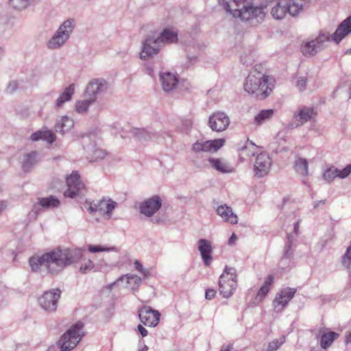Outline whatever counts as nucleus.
Instances as JSON below:
<instances>
[{
	"label": "nucleus",
	"instance_id": "e2e57ef3",
	"mask_svg": "<svg viewBox=\"0 0 351 351\" xmlns=\"http://www.w3.org/2000/svg\"><path fill=\"white\" fill-rule=\"evenodd\" d=\"M350 98H351V86L350 87Z\"/></svg>",
	"mask_w": 351,
	"mask_h": 351
},
{
	"label": "nucleus",
	"instance_id": "4be33fe9",
	"mask_svg": "<svg viewBox=\"0 0 351 351\" xmlns=\"http://www.w3.org/2000/svg\"><path fill=\"white\" fill-rule=\"evenodd\" d=\"M351 33V15L344 19L337 27L336 31L330 34L331 39L335 43H339L344 38Z\"/></svg>",
	"mask_w": 351,
	"mask_h": 351
},
{
	"label": "nucleus",
	"instance_id": "8fccbe9b",
	"mask_svg": "<svg viewBox=\"0 0 351 351\" xmlns=\"http://www.w3.org/2000/svg\"><path fill=\"white\" fill-rule=\"evenodd\" d=\"M19 84L16 81L10 82L6 88V92L8 93H13L14 91H16L18 89Z\"/></svg>",
	"mask_w": 351,
	"mask_h": 351
},
{
	"label": "nucleus",
	"instance_id": "7c9ffc66",
	"mask_svg": "<svg viewBox=\"0 0 351 351\" xmlns=\"http://www.w3.org/2000/svg\"><path fill=\"white\" fill-rule=\"evenodd\" d=\"M74 92L75 84H71L64 90L63 93L56 99V106L57 108H61L65 102L70 101Z\"/></svg>",
	"mask_w": 351,
	"mask_h": 351
},
{
	"label": "nucleus",
	"instance_id": "9b49d317",
	"mask_svg": "<svg viewBox=\"0 0 351 351\" xmlns=\"http://www.w3.org/2000/svg\"><path fill=\"white\" fill-rule=\"evenodd\" d=\"M117 205V203L112 199H106L104 198L97 202L86 201L84 203V206L90 214H94L98 211L102 213L104 215H107L108 218H110L112 211Z\"/></svg>",
	"mask_w": 351,
	"mask_h": 351
},
{
	"label": "nucleus",
	"instance_id": "de8ad7c7",
	"mask_svg": "<svg viewBox=\"0 0 351 351\" xmlns=\"http://www.w3.org/2000/svg\"><path fill=\"white\" fill-rule=\"evenodd\" d=\"M134 268L139 271L145 278H147L149 276V271L145 269L143 265L138 261H135L134 263Z\"/></svg>",
	"mask_w": 351,
	"mask_h": 351
},
{
	"label": "nucleus",
	"instance_id": "f8f14e48",
	"mask_svg": "<svg viewBox=\"0 0 351 351\" xmlns=\"http://www.w3.org/2000/svg\"><path fill=\"white\" fill-rule=\"evenodd\" d=\"M66 182L67 189L64 192L65 197L74 198L76 196L83 195L85 191V185L82 182L77 171H73L72 173L66 178Z\"/></svg>",
	"mask_w": 351,
	"mask_h": 351
},
{
	"label": "nucleus",
	"instance_id": "1a4fd4ad",
	"mask_svg": "<svg viewBox=\"0 0 351 351\" xmlns=\"http://www.w3.org/2000/svg\"><path fill=\"white\" fill-rule=\"evenodd\" d=\"M330 40V33L322 30L319 36L311 41L302 46V52L305 56H314L326 47V43Z\"/></svg>",
	"mask_w": 351,
	"mask_h": 351
},
{
	"label": "nucleus",
	"instance_id": "9d476101",
	"mask_svg": "<svg viewBox=\"0 0 351 351\" xmlns=\"http://www.w3.org/2000/svg\"><path fill=\"white\" fill-rule=\"evenodd\" d=\"M61 293L62 291L59 289H52L44 292L38 299L40 306L49 313L56 311Z\"/></svg>",
	"mask_w": 351,
	"mask_h": 351
},
{
	"label": "nucleus",
	"instance_id": "6e6d98bb",
	"mask_svg": "<svg viewBox=\"0 0 351 351\" xmlns=\"http://www.w3.org/2000/svg\"><path fill=\"white\" fill-rule=\"evenodd\" d=\"M325 200L316 201L314 204V208H317L319 206L320 204H324Z\"/></svg>",
	"mask_w": 351,
	"mask_h": 351
},
{
	"label": "nucleus",
	"instance_id": "bf43d9fd",
	"mask_svg": "<svg viewBox=\"0 0 351 351\" xmlns=\"http://www.w3.org/2000/svg\"><path fill=\"white\" fill-rule=\"evenodd\" d=\"M5 207V205L3 202L0 201V213H1L2 210Z\"/></svg>",
	"mask_w": 351,
	"mask_h": 351
},
{
	"label": "nucleus",
	"instance_id": "4468645a",
	"mask_svg": "<svg viewBox=\"0 0 351 351\" xmlns=\"http://www.w3.org/2000/svg\"><path fill=\"white\" fill-rule=\"evenodd\" d=\"M315 115L314 109L311 107H302L298 113H295L291 121L289 123V128L295 129L306 122L311 121Z\"/></svg>",
	"mask_w": 351,
	"mask_h": 351
},
{
	"label": "nucleus",
	"instance_id": "7ed1b4c3",
	"mask_svg": "<svg viewBox=\"0 0 351 351\" xmlns=\"http://www.w3.org/2000/svg\"><path fill=\"white\" fill-rule=\"evenodd\" d=\"M178 41V33L171 28H165L159 34L147 35L142 42L140 58L148 60L157 55L160 49L167 44Z\"/></svg>",
	"mask_w": 351,
	"mask_h": 351
},
{
	"label": "nucleus",
	"instance_id": "c03bdc74",
	"mask_svg": "<svg viewBox=\"0 0 351 351\" xmlns=\"http://www.w3.org/2000/svg\"><path fill=\"white\" fill-rule=\"evenodd\" d=\"M285 337L275 339L268 343L267 348L263 351H276L285 343Z\"/></svg>",
	"mask_w": 351,
	"mask_h": 351
},
{
	"label": "nucleus",
	"instance_id": "a211bd4d",
	"mask_svg": "<svg viewBox=\"0 0 351 351\" xmlns=\"http://www.w3.org/2000/svg\"><path fill=\"white\" fill-rule=\"evenodd\" d=\"M296 291L295 288L290 287L281 290L273 301V306L276 311H282L288 304L289 302L294 297Z\"/></svg>",
	"mask_w": 351,
	"mask_h": 351
},
{
	"label": "nucleus",
	"instance_id": "6e6552de",
	"mask_svg": "<svg viewBox=\"0 0 351 351\" xmlns=\"http://www.w3.org/2000/svg\"><path fill=\"white\" fill-rule=\"evenodd\" d=\"M83 323L77 322L62 335L59 341L61 351H70L77 345L83 337Z\"/></svg>",
	"mask_w": 351,
	"mask_h": 351
},
{
	"label": "nucleus",
	"instance_id": "dca6fc26",
	"mask_svg": "<svg viewBox=\"0 0 351 351\" xmlns=\"http://www.w3.org/2000/svg\"><path fill=\"white\" fill-rule=\"evenodd\" d=\"M107 88L108 83L105 80L93 79L86 86L85 96L95 102L97 97L106 92Z\"/></svg>",
	"mask_w": 351,
	"mask_h": 351
},
{
	"label": "nucleus",
	"instance_id": "f03ea898",
	"mask_svg": "<svg viewBox=\"0 0 351 351\" xmlns=\"http://www.w3.org/2000/svg\"><path fill=\"white\" fill-rule=\"evenodd\" d=\"M268 0H222L223 8L234 18L250 21L254 19H262L264 8Z\"/></svg>",
	"mask_w": 351,
	"mask_h": 351
},
{
	"label": "nucleus",
	"instance_id": "a18cd8bd",
	"mask_svg": "<svg viewBox=\"0 0 351 351\" xmlns=\"http://www.w3.org/2000/svg\"><path fill=\"white\" fill-rule=\"evenodd\" d=\"M247 145L241 149V154L246 155L248 157L254 156L255 149H256V145L252 142H247Z\"/></svg>",
	"mask_w": 351,
	"mask_h": 351
},
{
	"label": "nucleus",
	"instance_id": "a878e982",
	"mask_svg": "<svg viewBox=\"0 0 351 351\" xmlns=\"http://www.w3.org/2000/svg\"><path fill=\"white\" fill-rule=\"evenodd\" d=\"M160 80L164 91L169 92L173 90L178 83V77L170 73L165 72L160 74Z\"/></svg>",
	"mask_w": 351,
	"mask_h": 351
},
{
	"label": "nucleus",
	"instance_id": "4c0bfd02",
	"mask_svg": "<svg viewBox=\"0 0 351 351\" xmlns=\"http://www.w3.org/2000/svg\"><path fill=\"white\" fill-rule=\"evenodd\" d=\"M274 114L273 109L262 110L255 117L254 122L256 125H261L263 122L270 119Z\"/></svg>",
	"mask_w": 351,
	"mask_h": 351
},
{
	"label": "nucleus",
	"instance_id": "412c9836",
	"mask_svg": "<svg viewBox=\"0 0 351 351\" xmlns=\"http://www.w3.org/2000/svg\"><path fill=\"white\" fill-rule=\"evenodd\" d=\"M351 173V165H348L342 170L339 169L335 166L327 167L323 173V178L328 183H331L335 178H339L341 179L347 178Z\"/></svg>",
	"mask_w": 351,
	"mask_h": 351
},
{
	"label": "nucleus",
	"instance_id": "72a5a7b5",
	"mask_svg": "<svg viewBox=\"0 0 351 351\" xmlns=\"http://www.w3.org/2000/svg\"><path fill=\"white\" fill-rule=\"evenodd\" d=\"M125 278H127V282L134 287H132V290H136L141 284L142 279L141 277L136 275H124L121 276L116 282H114L110 285V287L111 288L114 286L117 282L119 281H122Z\"/></svg>",
	"mask_w": 351,
	"mask_h": 351
},
{
	"label": "nucleus",
	"instance_id": "49530a36",
	"mask_svg": "<svg viewBox=\"0 0 351 351\" xmlns=\"http://www.w3.org/2000/svg\"><path fill=\"white\" fill-rule=\"evenodd\" d=\"M95 267V264L93 262L88 259L85 263H82L81 265V267H80V271L82 274H86L87 272L91 271Z\"/></svg>",
	"mask_w": 351,
	"mask_h": 351
},
{
	"label": "nucleus",
	"instance_id": "0eeeda50",
	"mask_svg": "<svg viewBox=\"0 0 351 351\" xmlns=\"http://www.w3.org/2000/svg\"><path fill=\"white\" fill-rule=\"evenodd\" d=\"M237 273L234 267L226 266L219 278V291L224 298H230L237 287Z\"/></svg>",
	"mask_w": 351,
	"mask_h": 351
},
{
	"label": "nucleus",
	"instance_id": "f3484780",
	"mask_svg": "<svg viewBox=\"0 0 351 351\" xmlns=\"http://www.w3.org/2000/svg\"><path fill=\"white\" fill-rule=\"evenodd\" d=\"M160 313L152 309L150 306H143L138 311V317L142 322L146 326L155 327L158 325L160 320Z\"/></svg>",
	"mask_w": 351,
	"mask_h": 351
},
{
	"label": "nucleus",
	"instance_id": "603ef678",
	"mask_svg": "<svg viewBox=\"0 0 351 351\" xmlns=\"http://www.w3.org/2000/svg\"><path fill=\"white\" fill-rule=\"evenodd\" d=\"M137 328L138 332H140L143 337H146L147 335V330L142 325H138Z\"/></svg>",
	"mask_w": 351,
	"mask_h": 351
},
{
	"label": "nucleus",
	"instance_id": "37998d69",
	"mask_svg": "<svg viewBox=\"0 0 351 351\" xmlns=\"http://www.w3.org/2000/svg\"><path fill=\"white\" fill-rule=\"evenodd\" d=\"M88 250L91 253H96L99 252H117V249L114 246L105 247L101 245H88Z\"/></svg>",
	"mask_w": 351,
	"mask_h": 351
},
{
	"label": "nucleus",
	"instance_id": "58836bf2",
	"mask_svg": "<svg viewBox=\"0 0 351 351\" xmlns=\"http://www.w3.org/2000/svg\"><path fill=\"white\" fill-rule=\"evenodd\" d=\"M94 103L90 98L83 100L77 101L75 105V108L77 112L84 114L86 112L89 106Z\"/></svg>",
	"mask_w": 351,
	"mask_h": 351
},
{
	"label": "nucleus",
	"instance_id": "2eb2a0df",
	"mask_svg": "<svg viewBox=\"0 0 351 351\" xmlns=\"http://www.w3.org/2000/svg\"><path fill=\"white\" fill-rule=\"evenodd\" d=\"M230 119L223 112L218 111L210 115L208 126L215 132H222L227 129L230 125Z\"/></svg>",
	"mask_w": 351,
	"mask_h": 351
},
{
	"label": "nucleus",
	"instance_id": "13d9d810",
	"mask_svg": "<svg viewBox=\"0 0 351 351\" xmlns=\"http://www.w3.org/2000/svg\"><path fill=\"white\" fill-rule=\"evenodd\" d=\"M300 221H297L294 223V232L295 234H298V228H299Z\"/></svg>",
	"mask_w": 351,
	"mask_h": 351
},
{
	"label": "nucleus",
	"instance_id": "4d7b16f0",
	"mask_svg": "<svg viewBox=\"0 0 351 351\" xmlns=\"http://www.w3.org/2000/svg\"><path fill=\"white\" fill-rule=\"evenodd\" d=\"M345 341H346V344L351 342V333L350 332H349L348 335H346Z\"/></svg>",
	"mask_w": 351,
	"mask_h": 351
},
{
	"label": "nucleus",
	"instance_id": "5fc2aeb1",
	"mask_svg": "<svg viewBox=\"0 0 351 351\" xmlns=\"http://www.w3.org/2000/svg\"><path fill=\"white\" fill-rule=\"evenodd\" d=\"M233 347L232 345H223L221 347V351H231L232 350Z\"/></svg>",
	"mask_w": 351,
	"mask_h": 351
},
{
	"label": "nucleus",
	"instance_id": "20e7f679",
	"mask_svg": "<svg viewBox=\"0 0 351 351\" xmlns=\"http://www.w3.org/2000/svg\"><path fill=\"white\" fill-rule=\"evenodd\" d=\"M243 86L247 93L254 95L257 99L263 100L272 92L274 80L269 76L255 71L247 75Z\"/></svg>",
	"mask_w": 351,
	"mask_h": 351
},
{
	"label": "nucleus",
	"instance_id": "0e129e2a",
	"mask_svg": "<svg viewBox=\"0 0 351 351\" xmlns=\"http://www.w3.org/2000/svg\"><path fill=\"white\" fill-rule=\"evenodd\" d=\"M308 1H309V0L307 1V2H308Z\"/></svg>",
	"mask_w": 351,
	"mask_h": 351
},
{
	"label": "nucleus",
	"instance_id": "f704fd0d",
	"mask_svg": "<svg viewBox=\"0 0 351 351\" xmlns=\"http://www.w3.org/2000/svg\"><path fill=\"white\" fill-rule=\"evenodd\" d=\"M294 167L296 172L302 176L308 174V164L306 159L298 158L295 160Z\"/></svg>",
	"mask_w": 351,
	"mask_h": 351
},
{
	"label": "nucleus",
	"instance_id": "cd10ccee",
	"mask_svg": "<svg viewBox=\"0 0 351 351\" xmlns=\"http://www.w3.org/2000/svg\"><path fill=\"white\" fill-rule=\"evenodd\" d=\"M74 125L72 119L67 116H63L57 120L55 125V131L63 135L69 132Z\"/></svg>",
	"mask_w": 351,
	"mask_h": 351
},
{
	"label": "nucleus",
	"instance_id": "c85d7f7f",
	"mask_svg": "<svg viewBox=\"0 0 351 351\" xmlns=\"http://www.w3.org/2000/svg\"><path fill=\"white\" fill-rule=\"evenodd\" d=\"M36 157L37 153L36 152H31L23 156L21 164V169L24 172H29L32 170L37 162Z\"/></svg>",
	"mask_w": 351,
	"mask_h": 351
},
{
	"label": "nucleus",
	"instance_id": "79ce46f5",
	"mask_svg": "<svg viewBox=\"0 0 351 351\" xmlns=\"http://www.w3.org/2000/svg\"><path fill=\"white\" fill-rule=\"evenodd\" d=\"M293 242V237L290 234H287V241L284 247V258H289L293 255L291 246Z\"/></svg>",
	"mask_w": 351,
	"mask_h": 351
},
{
	"label": "nucleus",
	"instance_id": "c9c22d12",
	"mask_svg": "<svg viewBox=\"0 0 351 351\" xmlns=\"http://www.w3.org/2000/svg\"><path fill=\"white\" fill-rule=\"evenodd\" d=\"M208 161L213 168L221 173H230L232 171L231 167L219 158H209Z\"/></svg>",
	"mask_w": 351,
	"mask_h": 351
},
{
	"label": "nucleus",
	"instance_id": "bb28decb",
	"mask_svg": "<svg viewBox=\"0 0 351 351\" xmlns=\"http://www.w3.org/2000/svg\"><path fill=\"white\" fill-rule=\"evenodd\" d=\"M216 212L226 222L232 224H236L238 222L237 216L234 214L231 207L226 204L219 206Z\"/></svg>",
	"mask_w": 351,
	"mask_h": 351
},
{
	"label": "nucleus",
	"instance_id": "ddd939ff",
	"mask_svg": "<svg viewBox=\"0 0 351 351\" xmlns=\"http://www.w3.org/2000/svg\"><path fill=\"white\" fill-rule=\"evenodd\" d=\"M162 204L161 197L154 195L140 203L139 212L147 217H151L160 209Z\"/></svg>",
	"mask_w": 351,
	"mask_h": 351
},
{
	"label": "nucleus",
	"instance_id": "423d86ee",
	"mask_svg": "<svg viewBox=\"0 0 351 351\" xmlns=\"http://www.w3.org/2000/svg\"><path fill=\"white\" fill-rule=\"evenodd\" d=\"M308 0H279L271 11L272 16L278 20L282 19L287 13L297 16L303 9Z\"/></svg>",
	"mask_w": 351,
	"mask_h": 351
},
{
	"label": "nucleus",
	"instance_id": "680f3d73",
	"mask_svg": "<svg viewBox=\"0 0 351 351\" xmlns=\"http://www.w3.org/2000/svg\"><path fill=\"white\" fill-rule=\"evenodd\" d=\"M320 333H321V330H319V333L316 334V338H318L319 337Z\"/></svg>",
	"mask_w": 351,
	"mask_h": 351
},
{
	"label": "nucleus",
	"instance_id": "3c124183",
	"mask_svg": "<svg viewBox=\"0 0 351 351\" xmlns=\"http://www.w3.org/2000/svg\"><path fill=\"white\" fill-rule=\"evenodd\" d=\"M216 291L213 289H208L206 290L205 298L207 300H212L215 297Z\"/></svg>",
	"mask_w": 351,
	"mask_h": 351
},
{
	"label": "nucleus",
	"instance_id": "2f4dec72",
	"mask_svg": "<svg viewBox=\"0 0 351 351\" xmlns=\"http://www.w3.org/2000/svg\"><path fill=\"white\" fill-rule=\"evenodd\" d=\"M274 276H272V275H269L266 278L264 285L259 289V290L256 294V300H258L259 302H261L263 300V298L268 293V292L270 289V286L272 285V283L274 282Z\"/></svg>",
	"mask_w": 351,
	"mask_h": 351
},
{
	"label": "nucleus",
	"instance_id": "6ab92c4d",
	"mask_svg": "<svg viewBox=\"0 0 351 351\" xmlns=\"http://www.w3.org/2000/svg\"><path fill=\"white\" fill-rule=\"evenodd\" d=\"M271 165V159L266 153L258 154L255 160L254 170L255 176L258 178H263L267 175Z\"/></svg>",
	"mask_w": 351,
	"mask_h": 351
},
{
	"label": "nucleus",
	"instance_id": "b1692460",
	"mask_svg": "<svg viewBox=\"0 0 351 351\" xmlns=\"http://www.w3.org/2000/svg\"><path fill=\"white\" fill-rule=\"evenodd\" d=\"M197 247L200 252L204 264L206 266H209L213 260V257L211 256L213 252L211 243L205 239H200L197 241Z\"/></svg>",
	"mask_w": 351,
	"mask_h": 351
},
{
	"label": "nucleus",
	"instance_id": "a19ab883",
	"mask_svg": "<svg viewBox=\"0 0 351 351\" xmlns=\"http://www.w3.org/2000/svg\"><path fill=\"white\" fill-rule=\"evenodd\" d=\"M35 0H10L12 6L18 10L26 9Z\"/></svg>",
	"mask_w": 351,
	"mask_h": 351
},
{
	"label": "nucleus",
	"instance_id": "864d4df0",
	"mask_svg": "<svg viewBox=\"0 0 351 351\" xmlns=\"http://www.w3.org/2000/svg\"><path fill=\"white\" fill-rule=\"evenodd\" d=\"M236 240H237V236L234 233H232V236L229 238L228 244L230 245H234Z\"/></svg>",
	"mask_w": 351,
	"mask_h": 351
},
{
	"label": "nucleus",
	"instance_id": "c756f323",
	"mask_svg": "<svg viewBox=\"0 0 351 351\" xmlns=\"http://www.w3.org/2000/svg\"><path fill=\"white\" fill-rule=\"evenodd\" d=\"M31 139L33 141L43 140L51 144L56 141V136L51 130H43L34 132L31 135Z\"/></svg>",
	"mask_w": 351,
	"mask_h": 351
},
{
	"label": "nucleus",
	"instance_id": "473e14b6",
	"mask_svg": "<svg viewBox=\"0 0 351 351\" xmlns=\"http://www.w3.org/2000/svg\"><path fill=\"white\" fill-rule=\"evenodd\" d=\"M339 335L335 332H324L320 337V346L326 349L331 346L335 339L339 337Z\"/></svg>",
	"mask_w": 351,
	"mask_h": 351
},
{
	"label": "nucleus",
	"instance_id": "69168bd1",
	"mask_svg": "<svg viewBox=\"0 0 351 351\" xmlns=\"http://www.w3.org/2000/svg\"><path fill=\"white\" fill-rule=\"evenodd\" d=\"M350 51H351V49H350Z\"/></svg>",
	"mask_w": 351,
	"mask_h": 351
},
{
	"label": "nucleus",
	"instance_id": "f257e3e1",
	"mask_svg": "<svg viewBox=\"0 0 351 351\" xmlns=\"http://www.w3.org/2000/svg\"><path fill=\"white\" fill-rule=\"evenodd\" d=\"M84 251L81 247H58L42 255L32 256L29 264L33 272L57 275L67 266L78 262Z\"/></svg>",
	"mask_w": 351,
	"mask_h": 351
},
{
	"label": "nucleus",
	"instance_id": "39448f33",
	"mask_svg": "<svg viewBox=\"0 0 351 351\" xmlns=\"http://www.w3.org/2000/svg\"><path fill=\"white\" fill-rule=\"evenodd\" d=\"M75 21L73 19L64 21L47 43V47L50 50L62 48L70 38L75 28Z\"/></svg>",
	"mask_w": 351,
	"mask_h": 351
},
{
	"label": "nucleus",
	"instance_id": "09e8293b",
	"mask_svg": "<svg viewBox=\"0 0 351 351\" xmlns=\"http://www.w3.org/2000/svg\"><path fill=\"white\" fill-rule=\"evenodd\" d=\"M307 84V80L306 77H300L297 80V86L300 91L306 89Z\"/></svg>",
	"mask_w": 351,
	"mask_h": 351
},
{
	"label": "nucleus",
	"instance_id": "e433bc0d",
	"mask_svg": "<svg viewBox=\"0 0 351 351\" xmlns=\"http://www.w3.org/2000/svg\"><path fill=\"white\" fill-rule=\"evenodd\" d=\"M88 152H91L92 153L87 156V158L90 162L97 161V160L103 159L106 156V152L97 147L95 145L92 146L91 147H88Z\"/></svg>",
	"mask_w": 351,
	"mask_h": 351
},
{
	"label": "nucleus",
	"instance_id": "5701e85b",
	"mask_svg": "<svg viewBox=\"0 0 351 351\" xmlns=\"http://www.w3.org/2000/svg\"><path fill=\"white\" fill-rule=\"evenodd\" d=\"M131 133L135 138L142 142L154 141L158 143H161L160 134L156 132L149 131L145 128H133Z\"/></svg>",
	"mask_w": 351,
	"mask_h": 351
},
{
	"label": "nucleus",
	"instance_id": "aec40b11",
	"mask_svg": "<svg viewBox=\"0 0 351 351\" xmlns=\"http://www.w3.org/2000/svg\"><path fill=\"white\" fill-rule=\"evenodd\" d=\"M223 138H218L213 141H206L205 142L197 141L192 145V150L195 153L204 152H216L224 144Z\"/></svg>",
	"mask_w": 351,
	"mask_h": 351
},
{
	"label": "nucleus",
	"instance_id": "ea45409f",
	"mask_svg": "<svg viewBox=\"0 0 351 351\" xmlns=\"http://www.w3.org/2000/svg\"><path fill=\"white\" fill-rule=\"evenodd\" d=\"M341 265L350 273L351 277V244L347 247L346 252L341 257Z\"/></svg>",
	"mask_w": 351,
	"mask_h": 351
},
{
	"label": "nucleus",
	"instance_id": "393cba45",
	"mask_svg": "<svg viewBox=\"0 0 351 351\" xmlns=\"http://www.w3.org/2000/svg\"><path fill=\"white\" fill-rule=\"evenodd\" d=\"M60 205V201L55 196L51 195L47 197H38V202L33 206L32 211L38 213L40 208L44 209L57 208Z\"/></svg>",
	"mask_w": 351,
	"mask_h": 351
},
{
	"label": "nucleus",
	"instance_id": "052dcab7",
	"mask_svg": "<svg viewBox=\"0 0 351 351\" xmlns=\"http://www.w3.org/2000/svg\"><path fill=\"white\" fill-rule=\"evenodd\" d=\"M148 349H149L148 347L144 344L143 347L141 348V350H140V351H147Z\"/></svg>",
	"mask_w": 351,
	"mask_h": 351
}]
</instances>
